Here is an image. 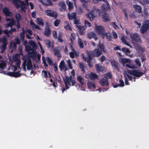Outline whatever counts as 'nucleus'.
<instances>
[{
  "instance_id": "obj_1",
  "label": "nucleus",
  "mask_w": 149,
  "mask_h": 149,
  "mask_svg": "<svg viewBox=\"0 0 149 149\" xmlns=\"http://www.w3.org/2000/svg\"><path fill=\"white\" fill-rule=\"evenodd\" d=\"M101 13L104 15L102 16L103 21L104 22H107L111 20L109 17V15L107 13V11L110 10V7L109 4L108 5L103 4L101 7Z\"/></svg>"
},
{
  "instance_id": "obj_2",
  "label": "nucleus",
  "mask_w": 149,
  "mask_h": 149,
  "mask_svg": "<svg viewBox=\"0 0 149 149\" xmlns=\"http://www.w3.org/2000/svg\"><path fill=\"white\" fill-rule=\"evenodd\" d=\"M72 77L70 76V77L65 76V79H63V81L67 89L69 88L70 87L68 85L70 86H73L75 85L76 82L74 79L72 80Z\"/></svg>"
},
{
  "instance_id": "obj_3",
  "label": "nucleus",
  "mask_w": 149,
  "mask_h": 149,
  "mask_svg": "<svg viewBox=\"0 0 149 149\" xmlns=\"http://www.w3.org/2000/svg\"><path fill=\"white\" fill-rule=\"evenodd\" d=\"M149 29V21L148 20H144L142 23V26L140 29V31L141 34H143Z\"/></svg>"
},
{
  "instance_id": "obj_4",
  "label": "nucleus",
  "mask_w": 149,
  "mask_h": 149,
  "mask_svg": "<svg viewBox=\"0 0 149 149\" xmlns=\"http://www.w3.org/2000/svg\"><path fill=\"white\" fill-rule=\"evenodd\" d=\"M2 42V44L0 46V50L1 53H3L6 48L7 45L8 44L7 40L5 37H3L2 38H0V43Z\"/></svg>"
},
{
  "instance_id": "obj_5",
  "label": "nucleus",
  "mask_w": 149,
  "mask_h": 149,
  "mask_svg": "<svg viewBox=\"0 0 149 149\" xmlns=\"http://www.w3.org/2000/svg\"><path fill=\"white\" fill-rule=\"evenodd\" d=\"M24 62L22 64L23 68L25 70L26 65L27 66L28 70H30L32 68V65L30 58L23 59Z\"/></svg>"
},
{
  "instance_id": "obj_6",
  "label": "nucleus",
  "mask_w": 149,
  "mask_h": 149,
  "mask_svg": "<svg viewBox=\"0 0 149 149\" xmlns=\"http://www.w3.org/2000/svg\"><path fill=\"white\" fill-rule=\"evenodd\" d=\"M140 71V70L139 69L131 70L130 73L134 76L140 77L143 75L145 73V71H143L141 72Z\"/></svg>"
},
{
  "instance_id": "obj_7",
  "label": "nucleus",
  "mask_w": 149,
  "mask_h": 149,
  "mask_svg": "<svg viewBox=\"0 0 149 149\" xmlns=\"http://www.w3.org/2000/svg\"><path fill=\"white\" fill-rule=\"evenodd\" d=\"M130 36L131 38L132 41L133 42H139L141 41V37L137 33H131Z\"/></svg>"
},
{
  "instance_id": "obj_8",
  "label": "nucleus",
  "mask_w": 149,
  "mask_h": 149,
  "mask_svg": "<svg viewBox=\"0 0 149 149\" xmlns=\"http://www.w3.org/2000/svg\"><path fill=\"white\" fill-rule=\"evenodd\" d=\"M45 13L47 15L52 17L54 19H56L58 15L56 12L51 10H47L45 11Z\"/></svg>"
},
{
  "instance_id": "obj_9",
  "label": "nucleus",
  "mask_w": 149,
  "mask_h": 149,
  "mask_svg": "<svg viewBox=\"0 0 149 149\" xmlns=\"http://www.w3.org/2000/svg\"><path fill=\"white\" fill-rule=\"evenodd\" d=\"M91 54L93 57H98L102 54L101 51L99 48L95 49L91 52Z\"/></svg>"
},
{
  "instance_id": "obj_10",
  "label": "nucleus",
  "mask_w": 149,
  "mask_h": 149,
  "mask_svg": "<svg viewBox=\"0 0 149 149\" xmlns=\"http://www.w3.org/2000/svg\"><path fill=\"white\" fill-rule=\"evenodd\" d=\"M95 30L98 34L104 36V34H105L104 29V27L101 26H96Z\"/></svg>"
},
{
  "instance_id": "obj_11",
  "label": "nucleus",
  "mask_w": 149,
  "mask_h": 149,
  "mask_svg": "<svg viewBox=\"0 0 149 149\" xmlns=\"http://www.w3.org/2000/svg\"><path fill=\"white\" fill-rule=\"evenodd\" d=\"M94 11H91L89 13L86 15V17L91 21H93L96 16L95 15H94Z\"/></svg>"
},
{
  "instance_id": "obj_12",
  "label": "nucleus",
  "mask_w": 149,
  "mask_h": 149,
  "mask_svg": "<svg viewBox=\"0 0 149 149\" xmlns=\"http://www.w3.org/2000/svg\"><path fill=\"white\" fill-rule=\"evenodd\" d=\"M59 68L61 70H63L65 71L68 70V68L65 65V63L63 60L62 61L59 65Z\"/></svg>"
},
{
  "instance_id": "obj_13",
  "label": "nucleus",
  "mask_w": 149,
  "mask_h": 149,
  "mask_svg": "<svg viewBox=\"0 0 149 149\" xmlns=\"http://www.w3.org/2000/svg\"><path fill=\"white\" fill-rule=\"evenodd\" d=\"M99 83L102 86H108L109 85L108 79L104 78H102L100 80Z\"/></svg>"
},
{
  "instance_id": "obj_14",
  "label": "nucleus",
  "mask_w": 149,
  "mask_h": 149,
  "mask_svg": "<svg viewBox=\"0 0 149 149\" xmlns=\"http://www.w3.org/2000/svg\"><path fill=\"white\" fill-rule=\"evenodd\" d=\"M3 13L7 17H11L12 15V13L11 12L9 9L7 7H5L3 9Z\"/></svg>"
},
{
  "instance_id": "obj_15",
  "label": "nucleus",
  "mask_w": 149,
  "mask_h": 149,
  "mask_svg": "<svg viewBox=\"0 0 149 149\" xmlns=\"http://www.w3.org/2000/svg\"><path fill=\"white\" fill-rule=\"evenodd\" d=\"M53 51L54 52V54L55 56L57 57L58 58L61 57V54L58 48H54Z\"/></svg>"
},
{
  "instance_id": "obj_16",
  "label": "nucleus",
  "mask_w": 149,
  "mask_h": 149,
  "mask_svg": "<svg viewBox=\"0 0 149 149\" xmlns=\"http://www.w3.org/2000/svg\"><path fill=\"white\" fill-rule=\"evenodd\" d=\"M127 38L126 36H122L121 38V40L122 42L126 45L131 47V45L127 42Z\"/></svg>"
},
{
  "instance_id": "obj_17",
  "label": "nucleus",
  "mask_w": 149,
  "mask_h": 149,
  "mask_svg": "<svg viewBox=\"0 0 149 149\" xmlns=\"http://www.w3.org/2000/svg\"><path fill=\"white\" fill-rule=\"evenodd\" d=\"M133 7L135 8V10L137 12L139 13L141 12L142 7L139 5H134Z\"/></svg>"
},
{
  "instance_id": "obj_18",
  "label": "nucleus",
  "mask_w": 149,
  "mask_h": 149,
  "mask_svg": "<svg viewBox=\"0 0 149 149\" xmlns=\"http://www.w3.org/2000/svg\"><path fill=\"white\" fill-rule=\"evenodd\" d=\"M68 19L70 20H72L76 18V15L75 13H72L70 14L68 13Z\"/></svg>"
},
{
  "instance_id": "obj_19",
  "label": "nucleus",
  "mask_w": 149,
  "mask_h": 149,
  "mask_svg": "<svg viewBox=\"0 0 149 149\" xmlns=\"http://www.w3.org/2000/svg\"><path fill=\"white\" fill-rule=\"evenodd\" d=\"M51 33V31L50 28L48 27H45L44 29V35L47 36H48L50 35Z\"/></svg>"
},
{
  "instance_id": "obj_20",
  "label": "nucleus",
  "mask_w": 149,
  "mask_h": 149,
  "mask_svg": "<svg viewBox=\"0 0 149 149\" xmlns=\"http://www.w3.org/2000/svg\"><path fill=\"white\" fill-rule=\"evenodd\" d=\"M97 47L98 48H99L100 49V51L102 52H105L106 50L105 49V46H104L103 44H101L100 42H99L97 45Z\"/></svg>"
},
{
  "instance_id": "obj_21",
  "label": "nucleus",
  "mask_w": 149,
  "mask_h": 149,
  "mask_svg": "<svg viewBox=\"0 0 149 149\" xmlns=\"http://www.w3.org/2000/svg\"><path fill=\"white\" fill-rule=\"evenodd\" d=\"M36 23L40 26H42L44 25L43 19L41 18L38 17L36 19Z\"/></svg>"
},
{
  "instance_id": "obj_22",
  "label": "nucleus",
  "mask_w": 149,
  "mask_h": 149,
  "mask_svg": "<svg viewBox=\"0 0 149 149\" xmlns=\"http://www.w3.org/2000/svg\"><path fill=\"white\" fill-rule=\"evenodd\" d=\"M112 65L114 66V67L118 70L119 68V64L118 61H116L114 60L111 61Z\"/></svg>"
},
{
  "instance_id": "obj_23",
  "label": "nucleus",
  "mask_w": 149,
  "mask_h": 149,
  "mask_svg": "<svg viewBox=\"0 0 149 149\" xmlns=\"http://www.w3.org/2000/svg\"><path fill=\"white\" fill-rule=\"evenodd\" d=\"M77 80L80 82L81 85L83 86L84 84V78L79 75L77 77Z\"/></svg>"
},
{
  "instance_id": "obj_24",
  "label": "nucleus",
  "mask_w": 149,
  "mask_h": 149,
  "mask_svg": "<svg viewBox=\"0 0 149 149\" xmlns=\"http://www.w3.org/2000/svg\"><path fill=\"white\" fill-rule=\"evenodd\" d=\"M58 6H60L62 8V9L64 10V11L66 10V5L64 1H62L60 2L58 4Z\"/></svg>"
},
{
  "instance_id": "obj_25",
  "label": "nucleus",
  "mask_w": 149,
  "mask_h": 149,
  "mask_svg": "<svg viewBox=\"0 0 149 149\" xmlns=\"http://www.w3.org/2000/svg\"><path fill=\"white\" fill-rule=\"evenodd\" d=\"M52 3L50 0H43L42 4L46 6H49L52 5Z\"/></svg>"
},
{
  "instance_id": "obj_26",
  "label": "nucleus",
  "mask_w": 149,
  "mask_h": 149,
  "mask_svg": "<svg viewBox=\"0 0 149 149\" xmlns=\"http://www.w3.org/2000/svg\"><path fill=\"white\" fill-rule=\"evenodd\" d=\"M79 68L81 69V71L83 73H84L85 72V71L84 69L85 65L84 63L83 62H80L79 63Z\"/></svg>"
},
{
  "instance_id": "obj_27",
  "label": "nucleus",
  "mask_w": 149,
  "mask_h": 149,
  "mask_svg": "<svg viewBox=\"0 0 149 149\" xmlns=\"http://www.w3.org/2000/svg\"><path fill=\"white\" fill-rule=\"evenodd\" d=\"M20 1L19 0H13L12 3L15 6L17 9H18L20 7V5L18 4Z\"/></svg>"
},
{
  "instance_id": "obj_28",
  "label": "nucleus",
  "mask_w": 149,
  "mask_h": 149,
  "mask_svg": "<svg viewBox=\"0 0 149 149\" xmlns=\"http://www.w3.org/2000/svg\"><path fill=\"white\" fill-rule=\"evenodd\" d=\"M87 86L88 88H95V85L94 82H92L91 81H89L87 83Z\"/></svg>"
},
{
  "instance_id": "obj_29",
  "label": "nucleus",
  "mask_w": 149,
  "mask_h": 149,
  "mask_svg": "<svg viewBox=\"0 0 149 149\" xmlns=\"http://www.w3.org/2000/svg\"><path fill=\"white\" fill-rule=\"evenodd\" d=\"M90 79L91 80H95L97 78V75L93 72H91L90 74Z\"/></svg>"
},
{
  "instance_id": "obj_30",
  "label": "nucleus",
  "mask_w": 149,
  "mask_h": 149,
  "mask_svg": "<svg viewBox=\"0 0 149 149\" xmlns=\"http://www.w3.org/2000/svg\"><path fill=\"white\" fill-rule=\"evenodd\" d=\"M15 18L16 20V22H19L21 19V15L19 13H16L15 15Z\"/></svg>"
},
{
  "instance_id": "obj_31",
  "label": "nucleus",
  "mask_w": 149,
  "mask_h": 149,
  "mask_svg": "<svg viewBox=\"0 0 149 149\" xmlns=\"http://www.w3.org/2000/svg\"><path fill=\"white\" fill-rule=\"evenodd\" d=\"M78 44L79 47L81 48H83L84 47L83 43L80 38H79L78 39Z\"/></svg>"
},
{
  "instance_id": "obj_32",
  "label": "nucleus",
  "mask_w": 149,
  "mask_h": 149,
  "mask_svg": "<svg viewBox=\"0 0 149 149\" xmlns=\"http://www.w3.org/2000/svg\"><path fill=\"white\" fill-rule=\"evenodd\" d=\"M0 68L2 69H4V67L6 66L5 61L3 60H0Z\"/></svg>"
},
{
  "instance_id": "obj_33",
  "label": "nucleus",
  "mask_w": 149,
  "mask_h": 149,
  "mask_svg": "<svg viewBox=\"0 0 149 149\" xmlns=\"http://www.w3.org/2000/svg\"><path fill=\"white\" fill-rule=\"evenodd\" d=\"M95 35L96 34L95 33L91 32L88 34L87 36L89 39H91L93 38Z\"/></svg>"
},
{
  "instance_id": "obj_34",
  "label": "nucleus",
  "mask_w": 149,
  "mask_h": 149,
  "mask_svg": "<svg viewBox=\"0 0 149 149\" xmlns=\"http://www.w3.org/2000/svg\"><path fill=\"white\" fill-rule=\"evenodd\" d=\"M70 57L71 58H74V56H77V54L75 51L70 52L69 53Z\"/></svg>"
},
{
  "instance_id": "obj_35",
  "label": "nucleus",
  "mask_w": 149,
  "mask_h": 149,
  "mask_svg": "<svg viewBox=\"0 0 149 149\" xmlns=\"http://www.w3.org/2000/svg\"><path fill=\"white\" fill-rule=\"evenodd\" d=\"M112 76L111 73L110 72H108L104 76V78L106 79H111L112 78Z\"/></svg>"
},
{
  "instance_id": "obj_36",
  "label": "nucleus",
  "mask_w": 149,
  "mask_h": 149,
  "mask_svg": "<svg viewBox=\"0 0 149 149\" xmlns=\"http://www.w3.org/2000/svg\"><path fill=\"white\" fill-rule=\"evenodd\" d=\"M67 4L68 6L69 10H72L73 7L72 3L69 1H68L67 2Z\"/></svg>"
},
{
  "instance_id": "obj_37",
  "label": "nucleus",
  "mask_w": 149,
  "mask_h": 149,
  "mask_svg": "<svg viewBox=\"0 0 149 149\" xmlns=\"http://www.w3.org/2000/svg\"><path fill=\"white\" fill-rule=\"evenodd\" d=\"M121 50L125 54L129 53L130 52V50L128 48L125 47H123Z\"/></svg>"
},
{
  "instance_id": "obj_38",
  "label": "nucleus",
  "mask_w": 149,
  "mask_h": 149,
  "mask_svg": "<svg viewBox=\"0 0 149 149\" xmlns=\"http://www.w3.org/2000/svg\"><path fill=\"white\" fill-rule=\"evenodd\" d=\"M22 31L23 33H21L20 34V39L21 40L24 41V29H22Z\"/></svg>"
},
{
  "instance_id": "obj_39",
  "label": "nucleus",
  "mask_w": 149,
  "mask_h": 149,
  "mask_svg": "<svg viewBox=\"0 0 149 149\" xmlns=\"http://www.w3.org/2000/svg\"><path fill=\"white\" fill-rule=\"evenodd\" d=\"M46 60L47 63L50 65H53V61L49 57H47L46 58Z\"/></svg>"
},
{
  "instance_id": "obj_40",
  "label": "nucleus",
  "mask_w": 149,
  "mask_h": 149,
  "mask_svg": "<svg viewBox=\"0 0 149 149\" xmlns=\"http://www.w3.org/2000/svg\"><path fill=\"white\" fill-rule=\"evenodd\" d=\"M104 36H106V38L109 41H110L111 40L112 37L111 35H108L107 33L105 32V34H104Z\"/></svg>"
},
{
  "instance_id": "obj_41",
  "label": "nucleus",
  "mask_w": 149,
  "mask_h": 149,
  "mask_svg": "<svg viewBox=\"0 0 149 149\" xmlns=\"http://www.w3.org/2000/svg\"><path fill=\"white\" fill-rule=\"evenodd\" d=\"M126 66L127 67L130 69H134L136 68V67L135 66L132 64H126Z\"/></svg>"
},
{
  "instance_id": "obj_42",
  "label": "nucleus",
  "mask_w": 149,
  "mask_h": 149,
  "mask_svg": "<svg viewBox=\"0 0 149 149\" xmlns=\"http://www.w3.org/2000/svg\"><path fill=\"white\" fill-rule=\"evenodd\" d=\"M66 24V25L64 26V28L65 29H67L68 30H71L72 29L71 27L70 26L68 22L65 23Z\"/></svg>"
},
{
  "instance_id": "obj_43",
  "label": "nucleus",
  "mask_w": 149,
  "mask_h": 149,
  "mask_svg": "<svg viewBox=\"0 0 149 149\" xmlns=\"http://www.w3.org/2000/svg\"><path fill=\"white\" fill-rule=\"evenodd\" d=\"M149 1L148 0H142L141 1H140V3L142 5H144L149 3Z\"/></svg>"
},
{
  "instance_id": "obj_44",
  "label": "nucleus",
  "mask_w": 149,
  "mask_h": 149,
  "mask_svg": "<svg viewBox=\"0 0 149 149\" xmlns=\"http://www.w3.org/2000/svg\"><path fill=\"white\" fill-rule=\"evenodd\" d=\"M26 50L27 52H29L33 50V48L29 45L26 46L25 47Z\"/></svg>"
},
{
  "instance_id": "obj_45",
  "label": "nucleus",
  "mask_w": 149,
  "mask_h": 149,
  "mask_svg": "<svg viewBox=\"0 0 149 149\" xmlns=\"http://www.w3.org/2000/svg\"><path fill=\"white\" fill-rule=\"evenodd\" d=\"M67 62L68 64V65L69 68L70 69H72L73 68L72 66V65L70 60H68L67 61Z\"/></svg>"
},
{
  "instance_id": "obj_46",
  "label": "nucleus",
  "mask_w": 149,
  "mask_h": 149,
  "mask_svg": "<svg viewBox=\"0 0 149 149\" xmlns=\"http://www.w3.org/2000/svg\"><path fill=\"white\" fill-rule=\"evenodd\" d=\"M77 27L78 29L79 30V32H82L84 29V26H79L77 25Z\"/></svg>"
},
{
  "instance_id": "obj_47",
  "label": "nucleus",
  "mask_w": 149,
  "mask_h": 149,
  "mask_svg": "<svg viewBox=\"0 0 149 149\" xmlns=\"http://www.w3.org/2000/svg\"><path fill=\"white\" fill-rule=\"evenodd\" d=\"M14 76L13 77L17 78L21 76V75L20 73L18 72H14Z\"/></svg>"
},
{
  "instance_id": "obj_48",
  "label": "nucleus",
  "mask_w": 149,
  "mask_h": 149,
  "mask_svg": "<svg viewBox=\"0 0 149 149\" xmlns=\"http://www.w3.org/2000/svg\"><path fill=\"white\" fill-rule=\"evenodd\" d=\"M51 45V42L49 40H47L46 42V45L48 48L50 47Z\"/></svg>"
},
{
  "instance_id": "obj_49",
  "label": "nucleus",
  "mask_w": 149,
  "mask_h": 149,
  "mask_svg": "<svg viewBox=\"0 0 149 149\" xmlns=\"http://www.w3.org/2000/svg\"><path fill=\"white\" fill-rule=\"evenodd\" d=\"M99 1H104L106 3V5H108V4H109L107 0H93V2L94 3H98Z\"/></svg>"
},
{
  "instance_id": "obj_50",
  "label": "nucleus",
  "mask_w": 149,
  "mask_h": 149,
  "mask_svg": "<svg viewBox=\"0 0 149 149\" xmlns=\"http://www.w3.org/2000/svg\"><path fill=\"white\" fill-rule=\"evenodd\" d=\"M29 44L33 48L36 47V45L34 42L31 40L29 42Z\"/></svg>"
},
{
  "instance_id": "obj_51",
  "label": "nucleus",
  "mask_w": 149,
  "mask_h": 149,
  "mask_svg": "<svg viewBox=\"0 0 149 149\" xmlns=\"http://www.w3.org/2000/svg\"><path fill=\"white\" fill-rule=\"evenodd\" d=\"M120 83L118 84L119 86L120 87H123L124 86V84L123 81L122 79H120L119 81Z\"/></svg>"
},
{
  "instance_id": "obj_52",
  "label": "nucleus",
  "mask_w": 149,
  "mask_h": 149,
  "mask_svg": "<svg viewBox=\"0 0 149 149\" xmlns=\"http://www.w3.org/2000/svg\"><path fill=\"white\" fill-rule=\"evenodd\" d=\"M135 62L136 65L139 67H140L141 65V63L139 59L137 58L135 60Z\"/></svg>"
},
{
  "instance_id": "obj_53",
  "label": "nucleus",
  "mask_w": 149,
  "mask_h": 149,
  "mask_svg": "<svg viewBox=\"0 0 149 149\" xmlns=\"http://www.w3.org/2000/svg\"><path fill=\"white\" fill-rule=\"evenodd\" d=\"M130 61V60L129 59L126 58H123L121 60V62L123 64L129 63Z\"/></svg>"
},
{
  "instance_id": "obj_54",
  "label": "nucleus",
  "mask_w": 149,
  "mask_h": 149,
  "mask_svg": "<svg viewBox=\"0 0 149 149\" xmlns=\"http://www.w3.org/2000/svg\"><path fill=\"white\" fill-rule=\"evenodd\" d=\"M95 67L98 72H100L102 71L100 69L102 67H100L98 64H96L95 65Z\"/></svg>"
},
{
  "instance_id": "obj_55",
  "label": "nucleus",
  "mask_w": 149,
  "mask_h": 149,
  "mask_svg": "<svg viewBox=\"0 0 149 149\" xmlns=\"http://www.w3.org/2000/svg\"><path fill=\"white\" fill-rule=\"evenodd\" d=\"M145 55L144 54L142 53L140 56V57H141V59L142 60V62H143L145 60L146 58H145Z\"/></svg>"
},
{
  "instance_id": "obj_56",
  "label": "nucleus",
  "mask_w": 149,
  "mask_h": 149,
  "mask_svg": "<svg viewBox=\"0 0 149 149\" xmlns=\"http://www.w3.org/2000/svg\"><path fill=\"white\" fill-rule=\"evenodd\" d=\"M60 22V20L56 19L54 22V25L55 26H57Z\"/></svg>"
},
{
  "instance_id": "obj_57",
  "label": "nucleus",
  "mask_w": 149,
  "mask_h": 149,
  "mask_svg": "<svg viewBox=\"0 0 149 149\" xmlns=\"http://www.w3.org/2000/svg\"><path fill=\"white\" fill-rule=\"evenodd\" d=\"M83 12V8L81 7H79L78 10V13L80 15Z\"/></svg>"
},
{
  "instance_id": "obj_58",
  "label": "nucleus",
  "mask_w": 149,
  "mask_h": 149,
  "mask_svg": "<svg viewBox=\"0 0 149 149\" xmlns=\"http://www.w3.org/2000/svg\"><path fill=\"white\" fill-rule=\"evenodd\" d=\"M53 36L54 39H57V33L55 31H54L52 32Z\"/></svg>"
},
{
  "instance_id": "obj_59",
  "label": "nucleus",
  "mask_w": 149,
  "mask_h": 149,
  "mask_svg": "<svg viewBox=\"0 0 149 149\" xmlns=\"http://www.w3.org/2000/svg\"><path fill=\"white\" fill-rule=\"evenodd\" d=\"M137 48L141 52H145V49L144 48H142L140 45H138Z\"/></svg>"
},
{
  "instance_id": "obj_60",
  "label": "nucleus",
  "mask_w": 149,
  "mask_h": 149,
  "mask_svg": "<svg viewBox=\"0 0 149 149\" xmlns=\"http://www.w3.org/2000/svg\"><path fill=\"white\" fill-rule=\"evenodd\" d=\"M33 25L35 29H38V30H41V28H40V27L38 25L35 24L33 22Z\"/></svg>"
},
{
  "instance_id": "obj_61",
  "label": "nucleus",
  "mask_w": 149,
  "mask_h": 149,
  "mask_svg": "<svg viewBox=\"0 0 149 149\" xmlns=\"http://www.w3.org/2000/svg\"><path fill=\"white\" fill-rule=\"evenodd\" d=\"M83 58L85 61H86L87 62H91V60L88 58V57H84L83 56Z\"/></svg>"
},
{
  "instance_id": "obj_62",
  "label": "nucleus",
  "mask_w": 149,
  "mask_h": 149,
  "mask_svg": "<svg viewBox=\"0 0 149 149\" xmlns=\"http://www.w3.org/2000/svg\"><path fill=\"white\" fill-rule=\"evenodd\" d=\"M42 72L43 73H44V76L46 78H48V77L47 71L44 70H43L42 71Z\"/></svg>"
},
{
  "instance_id": "obj_63",
  "label": "nucleus",
  "mask_w": 149,
  "mask_h": 149,
  "mask_svg": "<svg viewBox=\"0 0 149 149\" xmlns=\"http://www.w3.org/2000/svg\"><path fill=\"white\" fill-rule=\"evenodd\" d=\"M74 24H79V20L77 19V17L74 19Z\"/></svg>"
},
{
  "instance_id": "obj_64",
  "label": "nucleus",
  "mask_w": 149,
  "mask_h": 149,
  "mask_svg": "<svg viewBox=\"0 0 149 149\" xmlns=\"http://www.w3.org/2000/svg\"><path fill=\"white\" fill-rule=\"evenodd\" d=\"M85 24L86 26L91 27V24L86 20L84 21Z\"/></svg>"
}]
</instances>
